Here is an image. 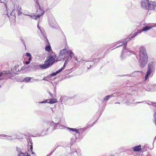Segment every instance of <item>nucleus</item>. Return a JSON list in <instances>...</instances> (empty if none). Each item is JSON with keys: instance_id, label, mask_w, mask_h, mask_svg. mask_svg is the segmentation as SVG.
I'll list each match as a JSON object with an SVG mask.
<instances>
[{"instance_id": "nucleus-33", "label": "nucleus", "mask_w": 156, "mask_h": 156, "mask_svg": "<svg viewBox=\"0 0 156 156\" xmlns=\"http://www.w3.org/2000/svg\"><path fill=\"white\" fill-rule=\"evenodd\" d=\"M5 73L6 74H9V73H11V72H10L9 71H8V72H7Z\"/></svg>"}, {"instance_id": "nucleus-16", "label": "nucleus", "mask_w": 156, "mask_h": 156, "mask_svg": "<svg viewBox=\"0 0 156 156\" xmlns=\"http://www.w3.org/2000/svg\"><path fill=\"white\" fill-rule=\"evenodd\" d=\"M37 27L40 30V32L38 31V34L40 36H41V35H43L44 36V31H43L42 29L41 28V27L39 26V24H38Z\"/></svg>"}, {"instance_id": "nucleus-29", "label": "nucleus", "mask_w": 156, "mask_h": 156, "mask_svg": "<svg viewBox=\"0 0 156 156\" xmlns=\"http://www.w3.org/2000/svg\"><path fill=\"white\" fill-rule=\"evenodd\" d=\"M50 76H47V77H46V79H45V80L46 81H48L49 80V78H50Z\"/></svg>"}, {"instance_id": "nucleus-35", "label": "nucleus", "mask_w": 156, "mask_h": 156, "mask_svg": "<svg viewBox=\"0 0 156 156\" xmlns=\"http://www.w3.org/2000/svg\"><path fill=\"white\" fill-rule=\"evenodd\" d=\"M31 58L30 57L29 58V61H30L31 60Z\"/></svg>"}, {"instance_id": "nucleus-26", "label": "nucleus", "mask_w": 156, "mask_h": 156, "mask_svg": "<svg viewBox=\"0 0 156 156\" xmlns=\"http://www.w3.org/2000/svg\"><path fill=\"white\" fill-rule=\"evenodd\" d=\"M57 74H58V73H57V72L56 71L55 72L53 73L51 75H49V76H50V77H51V76H55Z\"/></svg>"}, {"instance_id": "nucleus-28", "label": "nucleus", "mask_w": 156, "mask_h": 156, "mask_svg": "<svg viewBox=\"0 0 156 156\" xmlns=\"http://www.w3.org/2000/svg\"><path fill=\"white\" fill-rule=\"evenodd\" d=\"M110 97V95H108L106 96L104 98V100L105 101H107Z\"/></svg>"}, {"instance_id": "nucleus-2", "label": "nucleus", "mask_w": 156, "mask_h": 156, "mask_svg": "<svg viewBox=\"0 0 156 156\" xmlns=\"http://www.w3.org/2000/svg\"><path fill=\"white\" fill-rule=\"evenodd\" d=\"M74 54L73 52L71 50H68L66 48H64L61 50L59 54V57L60 58H63L66 59L64 64V66H66L69 62L72 59Z\"/></svg>"}, {"instance_id": "nucleus-15", "label": "nucleus", "mask_w": 156, "mask_h": 156, "mask_svg": "<svg viewBox=\"0 0 156 156\" xmlns=\"http://www.w3.org/2000/svg\"><path fill=\"white\" fill-rule=\"evenodd\" d=\"M133 149L134 151H139L141 150V146L140 145H139L134 147L133 148Z\"/></svg>"}, {"instance_id": "nucleus-31", "label": "nucleus", "mask_w": 156, "mask_h": 156, "mask_svg": "<svg viewBox=\"0 0 156 156\" xmlns=\"http://www.w3.org/2000/svg\"><path fill=\"white\" fill-rule=\"evenodd\" d=\"M75 60L76 61H77L78 62H81V61L80 60H78V59H77V58L76 57H75Z\"/></svg>"}, {"instance_id": "nucleus-27", "label": "nucleus", "mask_w": 156, "mask_h": 156, "mask_svg": "<svg viewBox=\"0 0 156 156\" xmlns=\"http://www.w3.org/2000/svg\"><path fill=\"white\" fill-rule=\"evenodd\" d=\"M66 98H67V97L65 96H63V97H61L60 98V100L61 102H62L63 101V100H64V99H66Z\"/></svg>"}, {"instance_id": "nucleus-34", "label": "nucleus", "mask_w": 156, "mask_h": 156, "mask_svg": "<svg viewBox=\"0 0 156 156\" xmlns=\"http://www.w3.org/2000/svg\"><path fill=\"white\" fill-rule=\"evenodd\" d=\"M30 149H31V151H32V148H33V147L31 146V145H30Z\"/></svg>"}, {"instance_id": "nucleus-24", "label": "nucleus", "mask_w": 156, "mask_h": 156, "mask_svg": "<svg viewBox=\"0 0 156 156\" xmlns=\"http://www.w3.org/2000/svg\"><path fill=\"white\" fill-rule=\"evenodd\" d=\"M66 66H64V65L63 67L61 69H59L56 72H57V73H58H58H59L63 69H64V68Z\"/></svg>"}, {"instance_id": "nucleus-9", "label": "nucleus", "mask_w": 156, "mask_h": 156, "mask_svg": "<svg viewBox=\"0 0 156 156\" xmlns=\"http://www.w3.org/2000/svg\"><path fill=\"white\" fill-rule=\"evenodd\" d=\"M148 1V0H142L141 4V7L144 9H147Z\"/></svg>"}, {"instance_id": "nucleus-19", "label": "nucleus", "mask_w": 156, "mask_h": 156, "mask_svg": "<svg viewBox=\"0 0 156 156\" xmlns=\"http://www.w3.org/2000/svg\"><path fill=\"white\" fill-rule=\"evenodd\" d=\"M45 50L46 51H48L49 52H50L52 51L51 47L49 44L48 45H47L46 47L45 48Z\"/></svg>"}, {"instance_id": "nucleus-1", "label": "nucleus", "mask_w": 156, "mask_h": 156, "mask_svg": "<svg viewBox=\"0 0 156 156\" xmlns=\"http://www.w3.org/2000/svg\"><path fill=\"white\" fill-rule=\"evenodd\" d=\"M140 63L141 67L144 68L147 64L148 57L145 48L141 46L139 48Z\"/></svg>"}, {"instance_id": "nucleus-22", "label": "nucleus", "mask_w": 156, "mask_h": 156, "mask_svg": "<svg viewBox=\"0 0 156 156\" xmlns=\"http://www.w3.org/2000/svg\"><path fill=\"white\" fill-rule=\"evenodd\" d=\"M144 31H143V29H142L141 30H139L137 31V32H136L134 33L135 34V35H134V37H135V36H136L137 34H138V33H141L142 32Z\"/></svg>"}, {"instance_id": "nucleus-8", "label": "nucleus", "mask_w": 156, "mask_h": 156, "mask_svg": "<svg viewBox=\"0 0 156 156\" xmlns=\"http://www.w3.org/2000/svg\"><path fill=\"white\" fill-rule=\"evenodd\" d=\"M133 51L129 49H126L125 48L123 49L122 55H121V57H126L127 56L133 53Z\"/></svg>"}, {"instance_id": "nucleus-37", "label": "nucleus", "mask_w": 156, "mask_h": 156, "mask_svg": "<svg viewBox=\"0 0 156 156\" xmlns=\"http://www.w3.org/2000/svg\"><path fill=\"white\" fill-rule=\"evenodd\" d=\"M138 72V71H135L134 73H136V72Z\"/></svg>"}, {"instance_id": "nucleus-14", "label": "nucleus", "mask_w": 156, "mask_h": 156, "mask_svg": "<svg viewBox=\"0 0 156 156\" xmlns=\"http://www.w3.org/2000/svg\"><path fill=\"white\" fill-rule=\"evenodd\" d=\"M154 27V26L149 25L146 26L144 27H143L142 29H143V31H146L149 30L152 28Z\"/></svg>"}, {"instance_id": "nucleus-21", "label": "nucleus", "mask_w": 156, "mask_h": 156, "mask_svg": "<svg viewBox=\"0 0 156 156\" xmlns=\"http://www.w3.org/2000/svg\"><path fill=\"white\" fill-rule=\"evenodd\" d=\"M68 129L72 131L73 132H75L76 133H78L79 132V130L78 129L72 128H67Z\"/></svg>"}, {"instance_id": "nucleus-13", "label": "nucleus", "mask_w": 156, "mask_h": 156, "mask_svg": "<svg viewBox=\"0 0 156 156\" xmlns=\"http://www.w3.org/2000/svg\"><path fill=\"white\" fill-rule=\"evenodd\" d=\"M39 66L40 68L42 69H46L50 67L49 65L47 63H46L40 65Z\"/></svg>"}, {"instance_id": "nucleus-10", "label": "nucleus", "mask_w": 156, "mask_h": 156, "mask_svg": "<svg viewBox=\"0 0 156 156\" xmlns=\"http://www.w3.org/2000/svg\"><path fill=\"white\" fill-rule=\"evenodd\" d=\"M49 24L52 28H56L57 27V23L54 18L49 20Z\"/></svg>"}, {"instance_id": "nucleus-11", "label": "nucleus", "mask_w": 156, "mask_h": 156, "mask_svg": "<svg viewBox=\"0 0 156 156\" xmlns=\"http://www.w3.org/2000/svg\"><path fill=\"white\" fill-rule=\"evenodd\" d=\"M134 37V36H132L130 37H128L126 38L125 39V41L123 42H120L119 43V45H117L116 46V47H118L120 46H122L123 45H125L131 39H132Z\"/></svg>"}, {"instance_id": "nucleus-3", "label": "nucleus", "mask_w": 156, "mask_h": 156, "mask_svg": "<svg viewBox=\"0 0 156 156\" xmlns=\"http://www.w3.org/2000/svg\"><path fill=\"white\" fill-rule=\"evenodd\" d=\"M155 63L153 62H149L148 65L147 69L146 72V75L145 76V81L150 76H151L152 73L155 71Z\"/></svg>"}, {"instance_id": "nucleus-39", "label": "nucleus", "mask_w": 156, "mask_h": 156, "mask_svg": "<svg viewBox=\"0 0 156 156\" xmlns=\"http://www.w3.org/2000/svg\"><path fill=\"white\" fill-rule=\"evenodd\" d=\"M129 76H131V75H130Z\"/></svg>"}, {"instance_id": "nucleus-36", "label": "nucleus", "mask_w": 156, "mask_h": 156, "mask_svg": "<svg viewBox=\"0 0 156 156\" xmlns=\"http://www.w3.org/2000/svg\"><path fill=\"white\" fill-rule=\"evenodd\" d=\"M45 79H46V77L44 78L42 80H45Z\"/></svg>"}, {"instance_id": "nucleus-32", "label": "nucleus", "mask_w": 156, "mask_h": 156, "mask_svg": "<svg viewBox=\"0 0 156 156\" xmlns=\"http://www.w3.org/2000/svg\"><path fill=\"white\" fill-rule=\"evenodd\" d=\"M30 63V61H27V62H26V64H29Z\"/></svg>"}, {"instance_id": "nucleus-12", "label": "nucleus", "mask_w": 156, "mask_h": 156, "mask_svg": "<svg viewBox=\"0 0 156 156\" xmlns=\"http://www.w3.org/2000/svg\"><path fill=\"white\" fill-rule=\"evenodd\" d=\"M51 125L54 126L55 125V127L56 129H64L65 128L64 126H63L62 125H60L59 123L55 124L53 122H51Z\"/></svg>"}, {"instance_id": "nucleus-25", "label": "nucleus", "mask_w": 156, "mask_h": 156, "mask_svg": "<svg viewBox=\"0 0 156 156\" xmlns=\"http://www.w3.org/2000/svg\"><path fill=\"white\" fill-rule=\"evenodd\" d=\"M36 81H38V80L37 79H34L33 78L31 77L30 81V82H33Z\"/></svg>"}, {"instance_id": "nucleus-4", "label": "nucleus", "mask_w": 156, "mask_h": 156, "mask_svg": "<svg viewBox=\"0 0 156 156\" xmlns=\"http://www.w3.org/2000/svg\"><path fill=\"white\" fill-rule=\"evenodd\" d=\"M35 1L36 3L37 6H38L39 8V9H37V16L30 15L28 14H25V15L28 16L30 19L32 18L36 20H37L38 19H39L40 17L43 15L44 14V12L42 9L41 8L40 6L39 5L38 3L37 2L38 0H35Z\"/></svg>"}, {"instance_id": "nucleus-18", "label": "nucleus", "mask_w": 156, "mask_h": 156, "mask_svg": "<svg viewBox=\"0 0 156 156\" xmlns=\"http://www.w3.org/2000/svg\"><path fill=\"white\" fill-rule=\"evenodd\" d=\"M5 137V139H6L8 140H12V138L10 136H7L4 134H2V135H0V139H2V138L1 137Z\"/></svg>"}, {"instance_id": "nucleus-40", "label": "nucleus", "mask_w": 156, "mask_h": 156, "mask_svg": "<svg viewBox=\"0 0 156 156\" xmlns=\"http://www.w3.org/2000/svg\"><path fill=\"white\" fill-rule=\"evenodd\" d=\"M60 60V59H59V60H58V61H59Z\"/></svg>"}, {"instance_id": "nucleus-30", "label": "nucleus", "mask_w": 156, "mask_h": 156, "mask_svg": "<svg viewBox=\"0 0 156 156\" xmlns=\"http://www.w3.org/2000/svg\"><path fill=\"white\" fill-rule=\"evenodd\" d=\"M26 55L28 57H30L31 56V54L29 53H26Z\"/></svg>"}, {"instance_id": "nucleus-23", "label": "nucleus", "mask_w": 156, "mask_h": 156, "mask_svg": "<svg viewBox=\"0 0 156 156\" xmlns=\"http://www.w3.org/2000/svg\"><path fill=\"white\" fill-rule=\"evenodd\" d=\"M18 156H30V155H27L26 156L25 154L22 152H21L19 153Z\"/></svg>"}, {"instance_id": "nucleus-7", "label": "nucleus", "mask_w": 156, "mask_h": 156, "mask_svg": "<svg viewBox=\"0 0 156 156\" xmlns=\"http://www.w3.org/2000/svg\"><path fill=\"white\" fill-rule=\"evenodd\" d=\"M58 100L57 99H47L44 101L40 102H38L39 103L43 104L48 103L50 104H52L57 102Z\"/></svg>"}, {"instance_id": "nucleus-17", "label": "nucleus", "mask_w": 156, "mask_h": 156, "mask_svg": "<svg viewBox=\"0 0 156 156\" xmlns=\"http://www.w3.org/2000/svg\"><path fill=\"white\" fill-rule=\"evenodd\" d=\"M21 9L20 7L19 6H18L16 11L17 12L18 14V15H21V14H23L25 15L26 14H25L24 13H22L21 11Z\"/></svg>"}, {"instance_id": "nucleus-38", "label": "nucleus", "mask_w": 156, "mask_h": 156, "mask_svg": "<svg viewBox=\"0 0 156 156\" xmlns=\"http://www.w3.org/2000/svg\"><path fill=\"white\" fill-rule=\"evenodd\" d=\"M32 154H34V153L33 152H32Z\"/></svg>"}, {"instance_id": "nucleus-20", "label": "nucleus", "mask_w": 156, "mask_h": 156, "mask_svg": "<svg viewBox=\"0 0 156 156\" xmlns=\"http://www.w3.org/2000/svg\"><path fill=\"white\" fill-rule=\"evenodd\" d=\"M31 77H27L24 78L23 79V81L25 82H29L30 81Z\"/></svg>"}, {"instance_id": "nucleus-6", "label": "nucleus", "mask_w": 156, "mask_h": 156, "mask_svg": "<svg viewBox=\"0 0 156 156\" xmlns=\"http://www.w3.org/2000/svg\"><path fill=\"white\" fill-rule=\"evenodd\" d=\"M156 6V3L155 2L149 1L147 9L149 11L153 10Z\"/></svg>"}, {"instance_id": "nucleus-5", "label": "nucleus", "mask_w": 156, "mask_h": 156, "mask_svg": "<svg viewBox=\"0 0 156 156\" xmlns=\"http://www.w3.org/2000/svg\"><path fill=\"white\" fill-rule=\"evenodd\" d=\"M55 55H53L52 56H50L48 57L46 59L45 62L47 63L50 66L55 61Z\"/></svg>"}]
</instances>
